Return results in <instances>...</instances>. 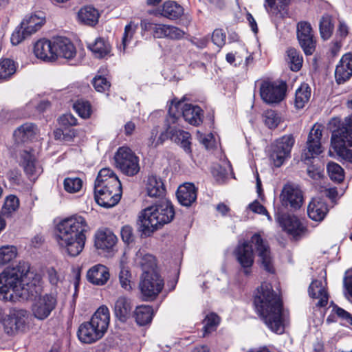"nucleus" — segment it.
<instances>
[{"instance_id":"1","label":"nucleus","mask_w":352,"mask_h":352,"mask_svg":"<svg viewBox=\"0 0 352 352\" xmlns=\"http://www.w3.org/2000/svg\"><path fill=\"white\" fill-rule=\"evenodd\" d=\"M41 277L28 272L22 274L14 268L0 274V300L15 302L18 298L28 299L41 292Z\"/></svg>"},{"instance_id":"2","label":"nucleus","mask_w":352,"mask_h":352,"mask_svg":"<svg viewBox=\"0 0 352 352\" xmlns=\"http://www.w3.org/2000/svg\"><path fill=\"white\" fill-rule=\"evenodd\" d=\"M254 303L266 326L273 332L283 333L286 315L280 296L272 289L270 284L263 283L258 288Z\"/></svg>"},{"instance_id":"3","label":"nucleus","mask_w":352,"mask_h":352,"mask_svg":"<svg viewBox=\"0 0 352 352\" xmlns=\"http://www.w3.org/2000/svg\"><path fill=\"white\" fill-rule=\"evenodd\" d=\"M88 230L89 226L83 217L72 215L57 225L56 241L63 251L71 256H76L85 247V233Z\"/></svg>"},{"instance_id":"4","label":"nucleus","mask_w":352,"mask_h":352,"mask_svg":"<svg viewBox=\"0 0 352 352\" xmlns=\"http://www.w3.org/2000/svg\"><path fill=\"white\" fill-rule=\"evenodd\" d=\"M250 243L252 245L247 241L239 243L234 250L236 258L243 269L244 274L246 275L250 274L251 267L254 263L252 246L258 254L263 267L267 272L274 273V268L267 242L259 234H254L251 238Z\"/></svg>"},{"instance_id":"5","label":"nucleus","mask_w":352,"mask_h":352,"mask_svg":"<svg viewBox=\"0 0 352 352\" xmlns=\"http://www.w3.org/2000/svg\"><path fill=\"white\" fill-rule=\"evenodd\" d=\"M122 186L112 170L102 168L94 184V198L96 203L104 208L115 206L120 200Z\"/></svg>"},{"instance_id":"6","label":"nucleus","mask_w":352,"mask_h":352,"mask_svg":"<svg viewBox=\"0 0 352 352\" xmlns=\"http://www.w3.org/2000/svg\"><path fill=\"white\" fill-rule=\"evenodd\" d=\"M173 205L168 201L145 208L140 216L142 232L150 235L164 224L170 223L174 218Z\"/></svg>"},{"instance_id":"7","label":"nucleus","mask_w":352,"mask_h":352,"mask_svg":"<svg viewBox=\"0 0 352 352\" xmlns=\"http://www.w3.org/2000/svg\"><path fill=\"white\" fill-rule=\"evenodd\" d=\"M110 320L109 310L106 306L100 307L89 322L80 324L78 339L83 343H92L100 339L107 331Z\"/></svg>"},{"instance_id":"8","label":"nucleus","mask_w":352,"mask_h":352,"mask_svg":"<svg viewBox=\"0 0 352 352\" xmlns=\"http://www.w3.org/2000/svg\"><path fill=\"white\" fill-rule=\"evenodd\" d=\"M202 111L199 107L191 104L178 102L175 104L172 103L168 111V117L166 119L167 123L180 124L182 118L186 122L192 125H199L202 122Z\"/></svg>"},{"instance_id":"9","label":"nucleus","mask_w":352,"mask_h":352,"mask_svg":"<svg viewBox=\"0 0 352 352\" xmlns=\"http://www.w3.org/2000/svg\"><path fill=\"white\" fill-rule=\"evenodd\" d=\"M331 146L340 157L352 162V116L346 127L333 133Z\"/></svg>"},{"instance_id":"10","label":"nucleus","mask_w":352,"mask_h":352,"mask_svg":"<svg viewBox=\"0 0 352 352\" xmlns=\"http://www.w3.org/2000/svg\"><path fill=\"white\" fill-rule=\"evenodd\" d=\"M45 19L36 14L26 16L20 25L13 32L10 41L12 45H16L25 38L36 33L43 26Z\"/></svg>"},{"instance_id":"11","label":"nucleus","mask_w":352,"mask_h":352,"mask_svg":"<svg viewBox=\"0 0 352 352\" xmlns=\"http://www.w3.org/2000/svg\"><path fill=\"white\" fill-rule=\"evenodd\" d=\"M114 160L116 166L126 175L133 176L140 171L139 157L127 146L120 147Z\"/></svg>"},{"instance_id":"12","label":"nucleus","mask_w":352,"mask_h":352,"mask_svg":"<svg viewBox=\"0 0 352 352\" xmlns=\"http://www.w3.org/2000/svg\"><path fill=\"white\" fill-rule=\"evenodd\" d=\"M164 283L158 272L142 273L139 288L144 300L151 301L156 298L164 288Z\"/></svg>"},{"instance_id":"13","label":"nucleus","mask_w":352,"mask_h":352,"mask_svg":"<svg viewBox=\"0 0 352 352\" xmlns=\"http://www.w3.org/2000/svg\"><path fill=\"white\" fill-rule=\"evenodd\" d=\"M294 144V139L291 135H283L274 141L272 146V152L270 156V159L274 166H281L285 160L290 157Z\"/></svg>"},{"instance_id":"14","label":"nucleus","mask_w":352,"mask_h":352,"mask_svg":"<svg viewBox=\"0 0 352 352\" xmlns=\"http://www.w3.org/2000/svg\"><path fill=\"white\" fill-rule=\"evenodd\" d=\"M286 84L268 81L263 82L260 87V96L267 104H276L282 101L286 92Z\"/></svg>"},{"instance_id":"15","label":"nucleus","mask_w":352,"mask_h":352,"mask_svg":"<svg viewBox=\"0 0 352 352\" xmlns=\"http://www.w3.org/2000/svg\"><path fill=\"white\" fill-rule=\"evenodd\" d=\"M57 304L56 296L54 294H45L35 299L32 306L33 316L38 320L47 318L55 309Z\"/></svg>"},{"instance_id":"16","label":"nucleus","mask_w":352,"mask_h":352,"mask_svg":"<svg viewBox=\"0 0 352 352\" xmlns=\"http://www.w3.org/2000/svg\"><path fill=\"white\" fill-rule=\"evenodd\" d=\"M297 38L306 55H311L315 51L316 41L311 25L306 21L297 24Z\"/></svg>"},{"instance_id":"17","label":"nucleus","mask_w":352,"mask_h":352,"mask_svg":"<svg viewBox=\"0 0 352 352\" xmlns=\"http://www.w3.org/2000/svg\"><path fill=\"white\" fill-rule=\"evenodd\" d=\"M27 312L23 309H12L8 315L1 320L6 333L13 335L22 330L25 324Z\"/></svg>"},{"instance_id":"18","label":"nucleus","mask_w":352,"mask_h":352,"mask_svg":"<svg viewBox=\"0 0 352 352\" xmlns=\"http://www.w3.org/2000/svg\"><path fill=\"white\" fill-rule=\"evenodd\" d=\"M280 198L283 206H289L294 209L300 208L303 203L302 190L298 186L293 184L284 186Z\"/></svg>"},{"instance_id":"19","label":"nucleus","mask_w":352,"mask_h":352,"mask_svg":"<svg viewBox=\"0 0 352 352\" xmlns=\"http://www.w3.org/2000/svg\"><path fill=\"white\" fill-rule=\"evenodd\" d=\"M277 221L283 230L294 238L302 235L306 231L305 227L296 216L282 214L277 217Z\"/></svg>"},{"instance_id":"20","label":"nucleus","mask_w":352,"mask_h":352,"mask_svg":"<svg viewBox=\"0 0 352 352\" xmlns=\"http://www.w3.org/2000/svg\"><path fill=\"white\" fill-rule=\"evenodd\" d=\"M133 264L135 267H140L142 270V273L157 272L155 257L144 248H140L135 252Z\"/></svg>"},{"instance_id":"21","label":"nucleus","mask_w":352,"mask_h":352,"mask_svg":"<svg viewBox=\"0 0 352 352\" xmlns=\"http://www.w3.org/2000/svg\"><path fill=\"white\" fill-rule=\"evenodd\" d=\"M321 137V126L314 124L308 135L307 142V151L305 153L307 159L314 157L322 153Z\"/></svg>"},{"instance_id":"22","label":"nucleus","mask_w":352,"mask_h":352,"mask_svg":"<svg viewBox=\"0 0 352 352\" xmlns=\"http://www.w3.org/2000/svg\"><path fill=\"white\" fill-rule=\"evenodd\" d=\"M54 39H41L34 45V52L35 56L44 61L52 62L56 60V54L54 50Z\"/></svg>"},{"instance_id":"23","label":"nucleus","mask_w":352,"mask_h":352,"mask_svg":"<svg viewBox=\"0 0 352 352\" xmlns=\"http://www.w3.org/2000/svg\"><path fill=\"white\" fill-rule=\"evenodd\" d=\"M352 76V54L342 56L335 70V78L338 84L347 81Z\"/></svg>"},{"instance_id":"24","label":"nucleus","mask_w":352,"mask_h":352,"mask_svg":"<svg viewBox=\"0 0 352 352\" xmlns=\"http://www.w3.org/2000/svg\"><path fill=\"white\" fill-rule=\"evenodd\" d=\"M54 50L58 57L65 59L73 58L76 54V50L72 42L67 38L58 36L54 38Z\"/></svg>"},{"instance_id":"25","label":"nucleus","mask_w":352,"mask_h":352,"mask_svg":"<svg viewBox=\"0 0 352 352\" xmlns=\"http://www.w3.org/2000/svg\"><path fill=\"white\" fill-rule=\"evenodd\" d=\"M173 124L168 123V132L170 134V139L180 145L186 153H191L190 134L187 131L178 129L176 126H173Z\"/></svg>"},{"instance_id":"26","label":"nucleus","mask_w":352,"mask_h":352,"mask_svg":"<svg viewBox=\"0 0 352 352\" xmlns=\"http://www.w3.org/2000/svg\"><path fill=\"white\" fill-rule=\"evenodd\" d=\"M116 241V236L110 230H99L95 234L94 245L97 249L109 251L114 247Z\"/></svg>"},{"instance_id":"27","label":"nucleus","mask_w":352,"mask_h":352,"mask_svg":"<svg viewBox=\"0 0 352 352\" xmlns=\"http://www.w3.org/2000/svg\"><path fill=\"white\" fill-rule=\"evenodd\" d=\"M21 164L30 180L34 181L42 173V168L36 162L34 156L30 152L23 151L21 154Z\"/></svg>"},{"instance_id":"28","label":"nucleus","mask_w":352,"mask_h":352,"mask_svg":"<svg viewBox=\"0 0 352 352\" xmlns=\"http://www.w3.org/2000/svg\"><path fill=\"white\" fill-rule=\"evenodd\" d=\"M109 269L101 264H98L91 267L87 273V280L96 285H104L109 279Z\"/></svg>"},{"instance_id":"29","label":"nucleus","mask_w":352,"mask_h":352,"mask_svg":"<svg viewBox=\"0 0 352 352\" xmlns=\"http://www.w3.org/2000/svg\"><path fill=\"white\" fill-rule=\"evenodd\" d=\"M133 309L131 300L122 296L117 298L114 304V314L121 322H126L131 316Z\"/></svg>"},{"instance_id":"30","label":"nucleus","mask_w":352,"mask_h":352,"mask_svg":"<svg viewBox=\"0 0 352 352\" xmlns=\"http://www.w3.org/2000/svg\"><path fill=\"white\" fill-rule=\"evenodd\" d=\"M329 211L327 204L320 198H314L307 207L309 217L316 221L324 219Z\"/></svg>"},{"instance_id":"31","label":"nucleus","mask_w":352,"mask_h":352,"mask_svg":"<svg viewBox=\"0 0 352 352\" xmlns=\"http://www.w3.org/2000/svg\"><path fill=\"white\" fill-rule=\"evenodd\" d=\"M177 197L182 206L189 207L197 199V188L194 184L186 183L178 188Z\"/></svg>"},{"instance_id":"32","label":"nucleus","mask_w":352,"mask_h":352,"mask_svg":"<svg viewBox=\"0 0 352 352\" xmlns=\"http://www.w3.org/2000/svg\"><path fill=\"white\" fill-rule=\"evenodd\" d=\"M309 294L312 298L318 299V302L316 303L317 306L325 307L327 305L329 296L322 281L313 280L309 287Z\"/></svg>"},{"instance_id":"33","label":"nucleus","mask_w":352,"mask_h":352,"mask_svg":"<svg viewBox=\"0 0 352 352\" xmlns=\"http://www.w3.org/2000/svg\"><path fill=\"white\" fill-rule=\"evenodd\" d=\"M38 129L33 123H25L18 127L14 132V138L18 143L25 142L35 138Z\"/></svg>"},{"instance_id":"34","label":"nucleus","mask_w":352,"mask_h":352,"mask_svg":"<svg viewBox=\"0 0 352 352\" xmlns=\"http://www.w3.org/2000/svg\"><path fill=\"white\" fill-rule=\"evenodd\" d=\"M184 13L183 8L175 1H168L164 3L162 8L158 9L155 14H160L167 19L173 20L180 17Z\"/></svg>"},{"instance_id":"35","label":"nucleus","mask_w":352,"mask_h":352,"mask_svg":"<svg viewBox=\"0 0 352 352\" xmlns=\"http://www.w3.org/2000/svg\"><path fill=\"white\" fill-rule=\"evenodd\" d=\"M100 13L97 9L92 6L81 8L77 13L78 21L82 24L94 26L98 22Z\"/></svg>"},{"instance_id":"36","label":"nucleus","mask_w":352,"mask_h":352,"mask_svg":"<svg viewBox=\"0 0 352 352\" xmlns=\"http://www.w3.org/2000/svg\"><path fill=\"white\" fill-rule=\"evenodd\" d=\"M87 47L97 58H104L110 54L111 50L109 43L101 37H98L94 42L88 43Z\"/></svg>"},{"instance_id":"37","label":"nucleus","mask_w":352,"mask_h":352,"mask_svg":"<svg viewBox=\"0 0 352 352\" xmlns=\"http://www.w3.org/2000/svg\"><path fill=\"white\" fill-rule=\"evenodd\" d=\"M291 0H278L279 6L276 5V0H265V8L267 12L277 17L283 18L287 15V7Z\"/></svg>"},{"instance_id":"38","label":"nucleus","mask_w":352,"mask_h":352,"mask_svg":"<svg viewBox=\"0 0 352 352\" xmlns=\"http://www.w3.org/2000/svg\"><path fill=\"white\" fill-rule=\"evenodd\" d=\"M146 190L149 197H160L165 193V187L160 177L156 175H151L147 180Z\"/></svg>"},{"instance_id":"39","label":"nucleus","mask_w":352,"mask_h":352,"mask_svg":"<svg viewBox=\"0 0 352 352\" xmlns=\"http://www.w3.org/2000/svg\"><path fill=\"white\" fill-rule=\"evenodd\" d=\"M285 60L292 71L298 72L302 65V56L295 48H289L287 50Z\"/></svg>"},{"instance_id":"40","label":"nucleus","mask_w":352,"mask_h":352,"mask_svg":"<svg viewBox=\"0 0 352 352\" xmlns=\"http://www.w3.org/2000/svg\"><path fill=\"white\" fill-rule=\"evenodd\" d=\"M153 314L151 307L148 305L139 306L135 311V321L139 325H146L151 322Z\"/></svg>"},{"instance_id":"41","label":"nucleus","mask_w":352,"mask_h":352,"mask_svg":"<svg viewBox=\"0 0 352 352\" xmlns=\"http://www.w3.org/2000/svg\"><path fill=\"white\" fill-rule=\"evenodd\" d=\"M119 282L122 289L127 292H131L132 287V275L128 266L126 265L123 261L120 263Z\"/></svg>"},{"instance_id":"42","label":"nucleus","mask_w":352,"mask_h":352,"mask_svg":"<svg viewBox=\"0 0 352 352\" xmlns=\"http://www.w3.org/2000/svg\"><path fill=\"white\" fill-rule=\"evenodd\" d=\"M311 96V89L307 84H302L296 90L295 96V106L297 109H302Z\"/></svg>"},{"instance_id":"43","label":"nucleus","mask_w":352,"mask_h":352,"mask_svg":"<svg viewBox=\"0 0 352 352\" xmlns=\"http://www.w3.org/2000/svg\"><path fill=\"white\" fill-rule=\"evenodd\" d=\"M16 72L14 62L9 58L0 60V80L10 78Z\"/></svg>"},{"instance_id":"44","label":"nucleus","mask_w":352,"mask_h":352,"mask_svg":"<svg viewBox=\"0 0 352 352\" xmlns=\"http://www.w3.org/2000/svg\"><path fill=\"white\" fill-rule=\"evenodd\" d=\"M333 30V25L331 16L329 15L322 16L320 21V33L321 37L324 40L329 39L332 34Z\"/></svg>"},{"instance_id":"45","label":"nucleus","mask_w":352,"mask_h":352,"mask_svg":"<svg viewBox=\"0 0 352 352\" xmlns=\"http://www.w3.org/2000/svg\"><path fill=\"white\" fill-rule=\"evenodd\" d=\"M327 173L331 180L341 182L344 177L343 168L336 162H329L327 164Z\"/></svg>"},{"instance_id":"46","label":"nucleus","mask_w":352,"mask_h":352,"mask_svg":"<svg viewBox=\"0 0 352 352\" xmlns=\"http://www.w3.org/2000/svg\"><path fill=\"white\" fill-rule=\"evenodd\" d=\"M106 69L102 68L100 69L99 73L101 74L96 76L93 79V85L95 89L98 92H104L110 87V82L106 78L104 77Z\"/></svg>"},{"instance_id":"47","label":"nucleus","mask_w":352,"mask_h":352,"mask_svg":"<svg viewBox=\"0 0 352 352\" xmlns=\"http://www.w3.org/2000/svg\"><path fill=\"white\" fill-rule=\"evenodd\" d=\"M64 189L69 193H75L82 188V181L79 177H67L63 182Z\"/></svg>"},{"instance_id":"48","label":"nucleus","mask_w":352,"mask_h":352,"mask_svg":"<svg viewBox=\"0 0 352 352\" xmlns=\"http://www.w3.org/2000/svg\"><path fill=\"white\" fill-rule=\"evenodd\" d=\"M16 252L14 246H3L0 248V267L16 257Z\"/></svg>"},{"instance_id":"49","label":"nucleus","mask_w":352,"mask_h":352,"mask_svg":"<svg viewBox=\"0 0 352 352\" xmlns=\"http://www.w3.org/2000/svg\"><path fill=\"white\" fill-rule=\"evenodd\" d=\"M76 112L82 118H88L91 113V104L88 101L77 100L73 106Z\"/></svg>"},{"instance_id":"50","label":"nucleus","mask_w":352,"mask_h":352,"mask_svg":"<svg viewBox=\"0 0 352 352\" xmlns=\"http://www.w3.org/2000/svg\"><path fill=\"white\" fill-rule=\"evenodd\" d=\"M220 322L219 317L214 313H211L206 316L204 320L205 336L206 333H209L216 329Z\"/></svg>"},{"instance_id":"51","label":"nucleus","mask_w":352,"mask_h":352,"mask_svg":"<svg viewBox=\"0 0 352 352\" xmlns=\"http://www.w3.org/2000/svg\"><path fill=\"white\" fill-rule=\"evenodd\" d=\"M137 30V25L133 22H130L124 28V31L122 39V52H124L126 46L132 40L135 31Z\"/></svg>"},{"instance_id":"52","label":"nucleus","mask_w":352,"mask_h":352,"mask_svg":"<svg viewBox=\"0 0 352 352\" xmlns=\"http://www.w3.org/2000/svg\"><path fill=\"white\" fill-rule=\"evenodd\" d=\"M264 121L270 129L276 128L280 122V118L274 110H267L264 113Z\"/></svg>"},{"instance_id":"53","label":"nucleus","mask_w":352,"mask_h":352,"mask_svg":"<svg viewBox=\"0 0 352 352\" xmlns=\"http://www.w3.org/2000/svg\"><path fill=\"white\" fill-rule=\"evenodd\" d=\"M19 206V200L14 195L8 196L4 203L3 211L5 214H10L16 211Z\"/></svg>"},{"instance_id":"54","label":"nucleus","mask_w":352,"mask_h":352,"mask_svg":"<svg viewBox=\"0 0 352 352\" xmlns=\"http://www.w3.org/2000/svg\"><path fill=\"white\" fill-rule=\"evenodd\" d=\"M120 234L122 239L124 243L129 244L133 241L135 236L131 226L128 225L123 226L121 229Z\"/></svg>"},{"instance_id":"55","label":"nucleus","mask_w":352,"mask_h":352,"mask_svg":"<svg viewBox=\"0 0 352 352\" xmlns=\"http://www.w3.org/2000/svg\"><path fill=\"white\" fill-rule=\"evenodd\" d=\"M226 34L221 29L214 30L212 35V42L220 47L226 43Z\"/></svg>"},{"instance_id":"56","label":"nucleus","mask_w":352,"mask_h":352,"mask_svg":"<svg viewBox=\"0 0 352 352\" xmlns=\"http://www.w3.org/2000/svg\"><path fill=\"white\" fill-rule=\"evenodd\" d=\"M249 208L255 213L265 215L269 221H272V217L270 215L269 212L267 211L266 208L263 205H261L258 201H254V202L250 204L249 205Z\"/></svg>"},{"instance_id":"57","label":"nucleus","mask_w":352,"mask_h":352,"mask_svg":"<svg viewBox=\"0 0 352 352\" xmlns=\"http://www.w3.org/2000/svg\"><path fill=\"white\" fill-rule=\"evenodd\" d=\"M59 124L64 126H75L77 119L71 113H66L58 118Z\"/></svg>"},{"instance_id":"58","label":"nucleus","mask_w":352,"mask_h":352,"mask_svg":"<svg viewBox=\"0 0 352 352\" xmlns=\"http://www.w3.org/2000/svg\"><path fill=\"white\" fill-rule=\"evenodd\" d=\"M184 36V32L179 28L169 25V39H181Z\"/></svg>"},{"instance_id":"59","label":"nucleus","mask_w":352,"mask_h":352,"mask_svg":"<svg viewBox=\"0 0 352 352\" xmlns=\"http://www.w3.org/2000/svg\"><path fill=\"white\" fill-rule=\"evenodd\" d=\"M344 285L349 295L352 298V269L346 272V276L344 279Z\"/></svg>"},{"instance_id":"60","label":"nucleus","mask_w":352,"mask_h":352,"mask_svg":"<svg viewBox=\"0 0 352 352\" xmlns=\"http://www.w3.org/2000/svg\"><path fill=\"white\" fill-rule=\"evenodd\" d=\"M308 175L314 180H318L321 178L322 174L320 168L315 166H309L307 168Z\"/></svg>"},{"instance_id":"61","label":"nucleus","mask_w":352,"mask_h":352,"mask_svg":"<svg viewBox=\"0 0 352 352\" xmlns=\"http://www.w3.org/2000/svg\"><path fill=\"white\" fill-rule=\"evenodd\" d=\"M166 25L157 24L155 27L154 32L152 33L154 38H164L166 33Z\"/></svg>"},{"instance_id":"62","label":"nucleus","mask_w":352,"mask_h":352,"mask_svg":"<svg viewBox=\"0 0 352 352\" xmlns=\"http://www.w3.org/2000/svg\"><path fill=\"white\" fill-rule=\"evenodd\" d=\"M197 137L199 142L202 144L206 148L210 146L212 139V135L211 134L204 135L199 132H197Z\"/></svg>"},{"instance_id":"63","label":"nucleus","mask_w":352,"mask_h":352,"mask_svg":"<svg viewBox=\"0 0 352 352\" xmlns=\"http://www.w3.org/2000/svg\"><path fill=\"white\" fill-rule=\"evenodd\" d=\"M156 25L157 23H154L148 19H142L140 22V27L142 31H152V33L154 32Z\"/></svg>"},{"instance_id":"64","label":"nucleus","mask_w":352,"mask_h":352,"mask_svg":"<svg viewBox=\"0 0 352 352\" xmlns=\"http://www.w3.org/2000/svg\"><path fill=\"white\" fill-rule=\"evenodd\" d=\"M333 311L337 314L338 317H340L341 319L345 320L346 322H349L350 320H351V315L345 311L344 309L336 307L333 308Z\"/></svg>"}]
</instances>
